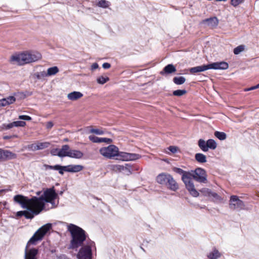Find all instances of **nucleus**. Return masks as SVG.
<instances>
[{"label":"nucleus","instance_id":"1","mask_svg":"<svg viewBox=\"0 0 259 259\" xmlns=\"http://www.w3.org/2000/svg\"><path fill=\"white\" fill-rule=\"evenodd\" d=\"M58 194L56 193L54 187L46 190L44 194L39 197L33 196L29 199L21 195L14 196V200L21 205L23 208L31 210L35 215L39 214L44 208L45 202L51 203L52 207H55L54 200L57 198Z\"/></svg>","mask_w":259,"mask_h":259},{"label":"nucleus","instance_id":"2","mask_svg":"<svg viewBox=\"0 0 259 259\" xmlns=\"http://www.w3.org/2000/svg\"><path fill=\"white\" fill-rule=\"evenodd\" d=\"M99 152L107 158L111 159L115 156H118L119 159L122 161H133L141 158V156L138 154L119 152L118 147L114 145L101 148Z\"/></svg>","mask_w":259,"mask_h":259},{"label":"nucleus","instance_id":"3","mask_svg":"<svg viewBox=\"0 0 259 259\" xmlns=\"http://www.w3.org/2000/svg\"><path fill=\"white\" fill-rule=\"evenodd\" d=\"M52 225L47 224L40 228L27 242L25 249L24 259H36L38 250L35 248L28 249L30 244H36V242L42 239L46 234L51 229Z\"/></svg>","mask_w":259,"mask_h":259},{"label":"nucleus","instance_id":"4","mask_svg":"<svg viewBox=\"0 0 259 259\" xmlns=\"http://www.w3.org/2000/svg\"><path fill=\"white\" fill-rule=\"evenodd\" d=\"M68 229L71 234V239L70 240L69 248L77 249L79 247L83 245L89 239L84 230L82 228L73 224H70Z\"/></svg>","mask_w":259,"mask_h":259},{"label":"nucleus","instance_id":"5","mask_svg":"<svg viewBox=\"0 0 259 259\" xmlns=\"http://www.w3.org/2000/svg\"><path fill=\"white\" fill-rule=\"evenodd\" d=\"M41 58L40 53L36 52H25L11 57V60L20 65L35 62Z\"/></svg>","mask_w":259,"mask_h":259},{"label":"nucleus","instance_id":"6","mask_svg":"<svg viewBox=\"0 0 259 259\" xmlns=\"http://www.w3.org/2000/svg\"><path fill=\"white\" fill-rule=\"evenodd\" d=\"M229 67L228 64L224 61L217 62L209 64L207 65H203L201 66H198L190 68V72L192 74H195L196 73L203 72L208 69H221L225 70L228 69Z\"/></svg>","mask_w":259,"mask_h":259},{"label":"nucleus","instance_id":"7","mask_svg":"<svg viewBox=\"0 0 259 259\" xmlns=\"http://www.w3.org/2000/svg\"><path fill=\"white\" fill-rule=\"evenodd\" d=\"M173 170L175 172L182 175V179L190 194L194 197L198 196V192L195 189L194 185H193L189 181L190 178L191 177L190 171H186L178 167H174Z\"/></svg>","mask_w":259,"mask_h":259},{"label":"nucleus","instance_id":"8","mask_svg":"<svg viewBox=\"0 0 259 259\" xmlns=\"http://www.w3.org/2000/svg\"><path fill=\"white\" fill-rule=\"evenodd\" d=\"M80 248L77 254V259H92V249L95 248V244L91 239L88 240Z\"/></svg>","mask_w":259,"mask_h":259},{"label":"nucleus","instance_id":"9","mask_svg":"<svg viewBox=\"0 0 259 259\" xmlns=\"http://www.w3.org/2000/svg\"><path fill=\"white\" fill-rule=\"evenodd\" d=\"M191 177L190 178V182L193 185L194 184L192 181V179L199 183H206L207 182V175L204 169L201 168H197L194 171H190Z\"/></svg>","mask_w":259,"mask_h":259},{"label":"nucleus","instance_id":"10","mask_svg":"<svg viewBox=\"0 0 259 259\" xmlns=\"http://www.w3.org/2000/svg\"><path fill=\"white\" fill-rule=\"evenodd\" d=\"M245 205L243 202L239 199L238 197L232 195L230 197L229 207L233 210H241L244 208Z\"/></svg>","mask_w":259,"mask_h":259},{"label":"nucleus","instance_id":"11","mask_svg":"<svg viewBox=\"0 0 259 259\" xmlns=\"http://www.w3.org/2000/svg\"><path fill=\"white\" fill-rule=\"evenodd\" d=\"M17 155L10 151L0 149L1 161L15 159Z\"/></svg>","mask_w":259,"mask_h":259},{"label":"nucleus","instance_id":"12","mask_svg":"<svg viewBox=\"0 0 259 259\" xmlns=\"http://www.w3.org/2000/svg\"><path fill=\"white\" fill-rule=\"evenodd\" d=\"M170 176V175L168 174L161 173L157 176L156 181L160 184L166 185Z\"/></svg>","mask_w":259,"mask_h":259},{"label":"nucleus","instance_id":"13","mask_svg":"<svg viewBox=\"0 0 259 259\" xmlns=\"http://www.w3.org/2000/svg\"><path fill=\"white\" fill-rule=\"evenodd\" d=\"M201 23L206 24L208 26L214 27L218 25L219 20L217 17H214L204 19Z\"/></svg>","mask_w":259,"mask_h":259},{"label":"nucleus","instance_id":"14","mask_svg":"<svg viewBox=\"0 0 259 259\" xmlns=\"http://www.w3.org/2000/svg\"><path fill=\"white\" fill-rule=\"evenodd\" d=\"M169 178V180L167 181V184H166V186L169 189L176 191L179 189L178 185L171 175Z\"/></svg>","mask_w":259,"mask_h":259},{"label":"nucleus","instance_id":"15","mask_svg":"<svg viewBox=\"0 0 259 259\" xmlns=\"http://www.w3.org/2000/svg\"><path fill=\"white\" fill-rule=\"evenodd\" d=\"M44 166L46 169H54L59 171V173L61 175H63L64 171H66V166H61L60 165H55L54 166L45 164Z\"/></svg>","mask_w":259,"mask_h":259},{"label":"nucleus","instance_id":"16","mask_svg":"<svg viewBox=\"0 0 259 259\" xmlns=\"http://www.w3.org/2000/svg\"><path fill=\"white\" fill-rule=\"evenodd\" d=\"M175 66L172 64H168L164 67L163 70L160 72V74L164 75L165 74H170L176 71Z\"/></svg>","mask_w":259,"mask_h":259},{"label":"nucleus","instance_id":"17","mask_svg":"<svg viewBox=\"0 0 259 259\" xmlns=\"http://www.w3.org/2000/svg\"><path fill=\"white\" fill-rule=\"evenodd\" d=\"M83 154L82 152H81L79 150H69V155L68 157L73 158H76V159H80L82 158L83 156Z\"/></svg>","mask_w":259,"mask_h":259},{"label":"nucleus","instance_id":"18","mask_svg":"<svg viewBox=\"0 0 259 259\" xmlns=\"http://www.w3.org/2000/svg\"><path fill=\"white\" fill-rule=\"evenodd\" d=\"M66 171L71 172H77L83 169V166L80 165H69L66 166Z\"/></svg>","mask_w":259,"mask_h":259},{"label":"nucleus","instance_id":"19","mask_svg":"<svg viewBox=\"0 0 259 259\" xmlns=\"http://www.w3.org/2000/svg\"><path fill=\"white\" fill-rule=\"evenodd\" d=\"M70 147L68 145H64L62 146V148L59 149V157H64L69 155Z\"/></svg>","mask_w":259,"mask_h":259},{"label":"nucleus","instance_id":"20","mask_svg":"<svg viewBox=\"0 0 259 259\" xmlns=\"http://www.w3.org/2000/svg\"><path fill=\"white\" fill-rule=\"evenodd\" d=\"M83 96V94L79 92L74 91L67 95V98L69 100L71 101L76 100Z\"/></svg>","mask_w":259,"mask_h":259},{"label":"nucleus","instance_id":"21","mask_svg":"<svg viewBox=\"0 0 259 259\" xmlns=\"http://www.w3.org/2000/svg\"><path fill=\"white\" fill-rule=\"evenodd\" d=\"M85 130L86 133H94L98 135L104 134V132L102 130L93 128L92 126L87 127Z\"/></svg>","mask_w":259,"mask_h":259},{"label":"nucleus","instance_id":"22","mask_svg":"<svg viewBox=\"0 0 259 259\" xmlns=\"http://www.w3.org/2000/svg\"><path fill=\"white\" fill-rule=\"evenodd\" d=\"M199 147L203 152H207L208 151L207 147V142L203 139H199L198 142Z\"/></svg>","mask_w":259,"mask_h":259},{"label":"nucleus","instance_id":"23","mask_svg":"<svg viewBox=\"0 0 259 259\" xmlns=\"http://www.w3.org/2000/svg\"><path fill=\"white\" fill-rule=\"evenodd\" d=\"M221 256V253L215 248H214L211 252H210L208 255L207 257L209 259H217Z\"/></svg>","mask_w":259,"mask_h":259},{"label":"nucleus","instance_id":"24","mask_svg":"<svg viewBox=\"0 0 259 259\" xmlns=\"http://www.w3.org/2000/svg\"><path fill=\"white\" fill-rule=\"evenodd\" d=\"M59 71V68L57 66H54L48 69L47 72H46L47 76H50L54 75L58 73Z\"/></svg>","mask_w":259,"mask_h":259},{"label":"nucleus","instance_id":"25","mask_svg":"<svg viewBox=\"0 0 259 259\" xmlns=\"http://www.w3.org/2000/svg\"><path fill=\"white\" fill-rule=\"evenodd\" d=\"M196 160L199 163H205L206 162V157L205 155L202 153H196L195 155Z\"/></svg>","mask_w":259,"mask_h":259},{"label":"nucleus","instance_id":"26","mask_svg":"<svg viewBox=\"0 0 259 259\" xmlns=\"http://www.w3.org/2000/svg\"><path fill=\"white\" fill-rule=\"evenodd\" d=\"M33 76L38 80H42L47 77L46 72L45 71L35 72Z\"/></svg>","mask_w":259,"mask_h":259},{"label":"nucleus","instance_id":"27","mask_svg":"<svg viewBox=\"0 0 259 259\" xmlns=\"http://www.w3.org/2000/svg\"><path fill=\"white\" fill-rule=\"evenodd\" d=\"M173 81L177 85H181L186 81V78L183 76L175 77L173 78Z\"/></svg>","mask_w":259,"mask_h":259},{"label":"nucleus","instance_id":"28","mask_svg":"<svg viewBox=\"0 0 259 259\" xmlns=\"http://www.w3.org/2000/svg\"><path fill=\"white\" fill-rule=\"evenodd\" d=\"M208 149L214 150L217 148V144L215 141L213 139H209L207 141Z\"/></svg>","mask_w":259,"mask_h":259},{"label":"nucleus","instance_id":"29","mask_svg":"<svg viewBox=\"0 0 259 259\" xmlns=\"http://www.w3.org/2000/svg\"><path fill=\"white\" fill-rule=\"evenodd\" d=\"M50 143L48 142H37L38 150H43L49 147Z\"/></svg>","mask_w":259,"mask_h":259},{"label":"nucleus","instance_id":"30","mask_svg":"<svg viewBox=\"0 0 259 259\" xmlns=\"http://www.w3.org/2000/svg\"><path fill=\"white\" fill-rule=\"evenodd\" d=\"M109 80V78L107 76H101L97 78V81L99 84H103Z\"/></svg>","mask_w":259,"mask_h":259},{"label":"nucleus","instance_id":"31","mask_svg":"<svg viewBox=\"0 0 259 259\" xmlns=\"http://www.w3.org/2000/svg\"><path fill=\"white\" fill-rule=\"evenodd\" d=\"M210 198H212L213 201L215 202H221L223 200V199L221 196H220L217 193L213 192H211Z\"/></svg>","mask_w":259,"mask_h":259},{"label":"nucleus","instance_id":"32","mask_svg":"<svg viewBox=\"0 0 259 259\" xmlns=\"http://www.w3.org/2000/svg\"><path fill=\"white\" fill-rule=\"evenodd\" d=\"M109 5L110 3L106 0H101L97 4V6L98 7L103 8H107L109 6Z\"/></svg>","mask_w":259,"mask_h":259},{"label":"nucleus","instance_id":"33","mask_svg":"<svg viewBox=\"0 0 259 259\" xmlns=\"http://www.w3.org/2000/svg\"><path fill=\"white\" fill-rule=\"evenodd\" d=\"M214 136L220 140H224L226 139V134L224 132H215Z\"/></svg>","mask_w":259,"mask_h":259},{"label":"nucleus","instance_id":"34","mask_svg":"<svg viewBox=\"0 0 259 259\" xmlns=\"http://www.w3.org/2000/svg\"><path fill=\"white\" fill-rule=\"evenodd\" d=\"M37 142L35 143L29 144L27 146L26 148L29 150L35 151L38 150Z\"/></svg>","mask_w":259,"mask_h":259},{"label":"nucleus","instance_id":"35","mask_svg":"<svg viewBox=\"0 0 259 259\" xmlns=\"http://www.w3.org/2000/svg\"><path fill=\"white\" fill-rule=\"evenodd\" d=\"M187 93L185 90H178L173 92V95L176 96H182Z\"/></svg>","mask_w":259,"mask_h":259},{"label":"nucleus","instance_id":"36","mask_svg":"<svg viewBox=\"0 0 259 259\" xmlns=\"http://www.w3.org/2000/svg\"><path fill=\"white\" fill-rule=\"evenodd\" d=\"M200 192L204 196L210 197V194L212 191L208 188H204L200 190Z\"/></svg>","mask_w":259,"mask_h":259},{"label":"nucleus","instance_id":"37","mask_svg":"<svg viewBox=\"0 0 259 259\" xmlns=\"http://www.w3.org/2000/svg\"><path fill=\"white\" fill-rule=\"evenodd\" d=\"M244 50V46L240 45L234 49L233 52L235 55H238Z\"/></svg>","mask_w":259,"mask_h":259},{"label":"nucleus","instance_id":"38","mask_svg":"<svg viewBox=\"0 0 259 259\" xmlns=\"http://www.w3.org/2000/svg\"><path fill=\"white\" fill-rule=\"evenodd\" d=\"M89 139H90V140H91L92 142L94 143H101V138H99L94 135H90L89 137Z\"/></svg>","mask_w":259,"mask_h":259},{"label":"nucleus","instance_id":"39","mask_svg":"<svg viewBox=\"0 0 259 259\" xmlns=\"http://www.w3.org/2000/svg\"><path fill=\"white\" fill-rule=\"evenodd\" d=\"M13 127H14V125L13 124V122H12V123H8V124H6V123L3 124L1 125V128L3 130H9V129Z\"/></svg>","mask_w":259,"mask_h":259},{"label":"nucleus","instance_id":"40","mask_svg":"<svg viewBox=\"0 0 259 259\" xmlns=\"http://www.w3.org/2000/svg\"><path fill=\"white\" fill-rule=\"evenodd\" d=\"M128 166V164H126L125 166L123 165H116L115 166V167H116V168L117 169H118L119 171H122V170H124V169H126L129 171V172L130 174H131V172L130 171V170L128 169V167H127Z\"/></svg>","mask_w":259,"mask_h":259},{"label":"nucleus","instance_id":"41","mask_svg":"<svg viewBox=\"0 0 259 259\" xmlns=\"http://www.w3.org/2000/svg\"><path fill=\"white\" fill-rule=\"evenodd\" d=\"M29 211L25 210L24 216L26 219H31L33 218L34 213H33L31 210L28 209Z\"/></svg>","mask_w":259,"mask_h":259},{"label":"nucleus","instance_id":"42","mask_svg":"<svg viewBox=\"0 0 259 259\" xmlns=\"http://www.w3.org/2000/svg\"><path fill=\"white\" fill-rule=\"evenodd\" d=\"M13 124L15 127H23L26 125V122L23 121H16L13 122Z\"/></svg>","mask_w":259,"mask_h":259},{"label":"nucleus","instance_id":"43","mask_svg":"<svg viewBox=\"0 0 259 259\" xmlns=\"http://www.w3.org/2000/svg\"><path fill=\"white\" fill-rule=\"evenodd\" d=\"M5 99L7 100L8 105L13 103L16 101V98L14 96H9Z\"/></svg>","mask_w":259,"mask_h":259},{"label":"nucleus","instance_id":"44","mask_svg":"<svg viewBox=\"0 0 259 259\" xmlns=\"http://www.w3.org/2000/svg\"><path fill=\"white\" fill-rule=\"evenodd\" d=\"M244 0H231V5L236 7L242 4Z\"/></svg>","mask_w":259,"mask_h":259},{"label":"nucleus","instance_id":"45","mask_svg":"<svg viewBox=\"0 0 259 259\" xmlns=\"http://www.w3.org/2000/svg\"><path fill=\"white\" fill-rule=\"evenodd\" d=\"M51 154L53 156H59V149L54 148L51 150Z\"/></svg>","mask_w":259,"mask_h":259},{"label":"nucleus","instance_id":"46","mask_svg":"<svg viewBox=\"0 0 259 259\" xmlns=\"http://www.w3.org/2000/svg\"><path fill=\"white\" fill-rule=\"evenodd\" d=\"M8 105L7 100L4 98L1 100H0V107H4Z\"/></svg>","mask_w":259,"mask_h":259},{"label":"nucleus","instance_id":"47","mask_svg":"<svg viewBox=\"0 0 259 259\" xmlns=\"http://www.w3.org/2000/svg\"><path fill=\"white\" fill-rule=\"evenodd\" d=\"M19 119L26 120H30L31 118L28 115H20L19 116Z\"/></svg>","mask_w":259,"mask_h":259},{"label":"nucleus","instance_id":"48","mask_svg":"<svg viewBox=\"0 0 259 259\" xmlns=\"http://www.w3.org/2000/svg\"><path fill=\"white\" fill-rule=\"evenodd\" d=\"M112 142V140L111 139L106 138H101V143L105 142L107 143H111Z\"/></svg>","mask_w":259,"mask_h":259},{"label":"nucleus","instance_id":"49","mask_svg":"<svg viewBox=\"0 0 259 259\" xmlns=\"http://www.w3.org/2000/svg\"><path fill=\"white\" fill-rule=\"evenodd\" d=\"M168 149L173 153L176 152L177 151V148L175 146H170Z\"/></svg>","mask_w":259,"mask_h":259},{"label":"nucleus","instance_id":"50","mask_svg":"<svg viewBox=\"0 0 259 259\" xmlns=\"http://www.w3.org/2000/svg\"><path fill=\"white\" fill-rule=\"evenodd\" d=\"M102 67L104 69H109L111 67V65L108 63H104L102 65Z\"/></svg>","mask_w":259,"mask_h":259},{"label":"nucleus","instance_id":"51","mask_svg":"<svg viewBox=\"0 0 259 259\" xmlns=\"http://www.w3.org/2000/svg\"><path fill=\"white\" fill-rule=\"evenodd\" d=\"M99 67V65L97 63H94L92 64L91 66V70H94L95 69H97Z\"/></svg>","mask_w":259,"mask_h":259},{"label":"nucleus","instance_id":"52","mask_svg":"<svg viewBox=\"0 0 259 259\" xmlns=\"http://www.w3.org/2000/svg\"><path fill=\"white\" fill-rule=\"evenodd\" d=\"M53 123L52 121H49L47 123V128L50 129L53 127Z\"/></svg>","mask_w":259,"mask_h":259},{"label":"nucleus","instance_id":"53","mask_svg":"<svg viewBox=\"0 0 259 259\" xmlns=\"http://www.w3.org/2000/svg\"><path fill=\"white\" fill-rule=\"evenodd\" d=\"M25 212V210L24 211H19L17 212V215L18 217H21L24 215Z\"/></svg>","mask_w":259,"mask_h":259},{"label":"nucleus","instance_id":"54","mask_svg":"<svg viewBox=\"0 0 259 259\" xmlns=\"http://www.w3.org/2000/svg\"><path fill=\"white\" fill-rule=\"evenodd\" d=\"M255 89H256L255 85L252 87L251 88H249L245 89L244 90V91L247 92V91H251V90H255Z\"/></svg>","mask_w":259,"mask_h":259},{"label":"nucleus","instance_id":"55","mask_svg":"<svg viewBox=\"0 0 259 259\" xmlns=\"http://www.w3.org/2000/svg\"><path fill=\"white\" fill-rule=\"evenodd\" d=\"M12 137V136H5L4 137V139H9L10 138H11Z\"/></svg>","mask_w":259,"mask_h":259},{"label":"nucleus","instance_id":"56","mask_svg":"<svg viewBox=\"0 0 259 259\" xmlns=\"http://www.w3.org/2000/svg\"><path fill=\"white\" fill-rule=\"evenodd\" d=\"M40 193H41V192H40V191L36 192L37 195H39Z\"/></svg>","mask_w":259,"mask_h":259},{"label":"nucleus","instance_id":"57","mask_svg":"<svg viewBox=\"0 0 259 259\" xmlns=\"http://www.w3.org/2000/svg\"><path fill=\"white\" fill-rule=\"evenodd\" d=\"M62 258H63L64 259H68V258H67V257H66V256H65V255H63V256H62Z\"/></svg>","mask_w":259,"mask_h":259},{"label":"nucleus","instance_id":"58","mask_svg":"<svg viewBox=\"0 0 259 259\" xmlns=\"http://www.w3.org/2000/svg\"><path fill=\"white\" fill-rule=\"evenodd\" d=\"M255 86H256V89H258L259 88V83L257 84V85H256Z\"/></svg>","mask_w":259,"mask_h":259},{"label":"nucleus","instance_id":"59","mask_svg":"<svg viewBox=\"0 0 259 259\" xmlns=\"http://www.w3.org/2000/svg\"><path fill=\"white\" fill-rule=\"evenodd\" d=\"M13 137H17V136H13Z\"/></svg>","mask_w":259,"mask_h":259}]
</instances>
